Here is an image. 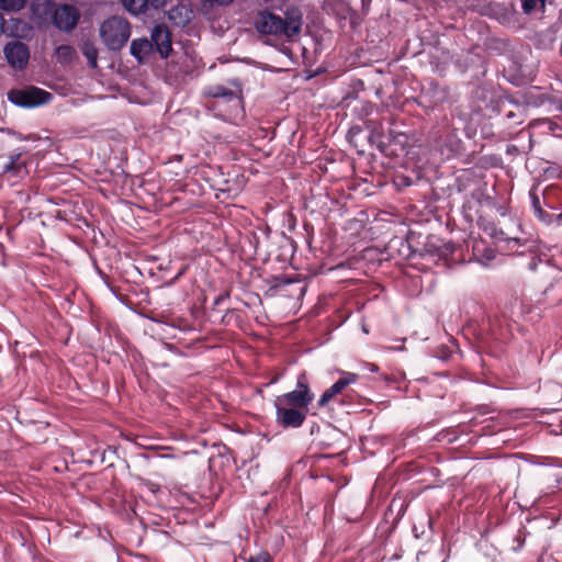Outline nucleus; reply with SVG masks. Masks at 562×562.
Wrapping results in <instances>:
<instances>
[{
    "mask_svg": "<svg viewBox=\"0 0 562 562\" xmlns=\"http://www.w3.org/2000/svg\"><path fill=\"white\" fill-rule=\"evenodd\" d=\"M276 407V420L279 425L284 428H299L303 425L307 412L288 407L279 404H274Z\"/></svg>",
    "mask_w": 562,
    "mask_h": 562,
    "instance_id": "0eeeda50",
    "label": "nucleus"
},
{
    "mask_svg": "<svg viewBox=\"0 0 562 562\" xmlns=\"http://www.w3.org/2000/svg\"><path fill=\"white\" fill-rule=\"evenodd\" d=\"M12 27H11V35L15 37H26L31 32V26L19 19H11L10 20Z\"/></svg>",
    "mask_w": 562,
    "mask_h": 562,
    "instance_id": "2eb2a0df",
    "label": "nucleus"
},
{
    "mask_svg": "<svg viewBox=\"0 0 562 562\" xmlns=\"http://www.w3.org/2000/svg\"><path fill=\"white\" fill-rule=\"evenodd\" d=\"M529 196H530V200H531V207H532L533 212H536L537 210L541 209L539 196L535 192H532V191H530Z\"/></svg>",
    "mask_w": 562,
    "mask_h": 562,
    "instance_id": "b1692460",
    "label": "nucleus"
},
{
    "mask_svg": "<svg viewBox=\"0 0 562 562\" xmlns=\"http://www.w3.org/2000/svg\"><path fill=\"white\" fill-rule=\"evenodd\" d=\"M4 57L8 64L15 70H22L27 66L30 52L21 42H10L4 46Z\"/></svg>",
    "mask_w": 562,
    "mask_h": 562,
    "instance_id": "423d86ee",
    "label": "nucleus"
},
{
    "mask_svg": "<svg viewBox=\"0 0 562 562\" xmlns=\"http://www.w3.org/2000/svg\"><path fill=\"white\" fill-rule=\"evenodd\" d=\"M79 20V12L72 5L58 7L53 14V23L60 31L72 30Z\"/></svg>",
    "mask_w": 562,
    "mask_h": 562,
    "instance_id": "1a4fd4ad",
    "label": "nucleus"
},
{
    "mask_svg": "<svg viewBox=\"0 0 562 562\" xmlns=\"http://www.w3.org/2000/svg\"><path fill=\"white\" fill-rule=\"evenodd\" d=\"M26 172L25 161L22 160L19 154L10 156L9 160L2 166V173L14 178H22Z\"/></svg>",
    "mask_w": 562,
    "mask_h": 562,
    "instance_id": "9b49d317",
    "label": "nucleus"
},
{
    "mask_svg": "<svg viewBox=\"0 0 562 562\" xmlns=\"http://www.w3.org/2000/svg\"><path fill=\"white\" fill-rule=\"evenodd\" d=\"M40 4H41V3H40V0H37L36 2H34V3H33V5H32L33 10H34V11H35V10H37V8L40 7Z\"/></svg>",
    "mask_w": 562,
    "mask_h": 562,
    "instance_id": "cd10ccee",
    "label": "nucleus"
},
{
    "mask_svg": "<svg viewBox=\"0 0 562 562\" xmlns=\"http://www.w3.org/2000/svg\"><path fill=\"white\" fill-rule=\"evenodd\" d=\"M247 562H272V560L267 552H261L255 557H250Z\"/></svg>",
    "mask_w": 562,
    "mask_h": 562,
    "instance_id": "412c9836",
    "label": "nucleus"
},
{
    "mask_svg": "<svg viewBox=\"0 0 562 562\" xmlns=\"http://www.w3.org/2000/svg\"><path fill=\"white\" fill-rule=\"evenodd\" d=\"M494 257H495L494 251H493L492 249H488V250L486 251V258H487L488 260H492V259H494Z\"/></svg>",
    "mask_w": 562,
    "mask_h": 562,
    "instance_id": "bb28decb",
    "label": "nucleus"
},
{
    "mask_svg": "<svg viewBox=\"0 0 562 562\" xmlns=\"http://www.w3.org/2000/svg\"><path fill=\"white\" fill-rule=\"evenodd\" d=\"M256 29L261 34L274 36L293 37L297 35L302 27V14L297 9H289L284 18L278 14L263 11L256 20Z\"/></svg>",
    "mask_w": 562,
    "mask_h": 562,
    "instance_id": "f257e3e1",
    "label": "nucleus"
},
{
    "mask_svg": "<svg viewBox=\"0 0 562 562\" xmlns=\"http://www.w3.org/2000/svg\"><path fill=\"white\" fill-rule=\"evenodd\" d=\"M56 52H57L58 58L67 59V58H70L72 55V48L67 45L59 46Z\"/></svg>",
    "mask_w": 562,
    "mask_h": 562,
    "instance_id": "aec40b11",
    "label": "nucleus"
},
{
    "mask_svg": "<svg viewBox=\"0 0 562 562\" xmlns=\"http://www.w3.org/2000/svg\"><path fill=\"white\" fill-rule=\"evenodd\" d=\"M192 15L191 9L186 4H177L168 11V19L177 26H184L190 22Z\"/></svg>",
    "mask_w": 562,
    "mask_h": 562,
    "instance_id": "f8f14e48",
    "label": "nucleus"
},
{
    "mask_svg": "<svg viewBox=\"0 0 562 562\" xmlns=\"http://www.w3.org/2000/svg\"><path fill=\"white\" fill-rule=\"evenodd\" d=\"M535 214H536V216H537L540 221H542V222H544V223H547V224H549V223L551 222L552 215H551V214H549V213H547V212H544V211L542 210V207H541V209H539V210H537V211L535 212Z\"/></svg>",
    "mask_w": 562,
    "mask_h": 562,
    "instance_id": "4be33fe9",
    "label": "nucleus"
},
{
    "mask_svg": "<svg viewBox=\"0 0 562 562\" xmlns=\"http://www.w3.org/2000/svg\"><path fill=\"white\" fill-rule=\"evenodd\" d=\"M153 50V43L147 38L133 40L130 47L131 55L139 64H143Z\"/></svg>",
    "mask_w": 562,
    "mask_h": 562,
    "instance_id": "9d476101",
    "label": "nucleus"
},
{
    "mask_svg": "<svg viewBox=\"0 0 562 562\" xmlns=\"http://www.w3.org/2000/svg\"><path fill=\"white\" fill-rule=\"evenodd\" d=\"M169 0H147L149 9L158 10L160 8H164Z\"/></svg>",
    "mask_w": 562,
    "mask_h": 562,
    "instance_id": "5701e85b",
    "label": "nucleus"
},
{
    "mask_svg": "<svg viewBox=\"0 0 562 562\" xmlns=\"http://www.w3.org/2000/svg\"><path fill=\"white\" fill-rule=\"evenodd\" d=\"M83 55L88 59V63L90 67L95 68L97 67V60H98V50L97 48L91 44H85L83 46Z\"/></svg>",
    "mask_w": 562,
    "mask_h": 562,
    "instance_id": "a211bd4d",
    "label": "nucleus"
},
{
    "mask_svg": "<svg viewBox=\"0 0 562 562\" xmlns=\"http://www.w3.org/2000/svg\"><path fill=\"white\" fill-rule=\"evenodd\" d=\"M335 397V394L331 393L330 387H328L319 397L318 400V406L324 407L326 406L333 398Z\"/></svg>",
    "mask_w": 562,
    "mask_h": 562,
    "instance_id": "6ab92c4d",
    "label": "nucleus"
},
{
    "mask_svg": "<svg viewBox=\"0 0 562 562\" xmlns=\"http://www.w3.org/2000/svg\"><path fill=\"white\" fill-rule=\"evenodd\" d=\"M547 0H522L521 8L526 14L533 13L536 11H542L544 9Z\"/></svg>",
    "mask_w": 562,
    "mask_h": 562,
    "instance_id": "dca6fc26",
    "label": "nucleus"
},
{
    "mask_svg": "<svg viewBox=\"0 0 562 562\" xmlns=\"http://www.w3.org/2000/svg\"><path fill=\"white\" fill-rule=\"evenodd\" d=\"M53 95L41 88L31 86L23 89H13L8 93V99L21 108H35L48 103Z\"/></svg>",
    "mask_w": 562,
    "mask_h": 562,
    "instance_id": "39448f33",
    "label": "nucleus"
},
{
    "mask_svg": "<svg viewBox=\"0 0 562 562\" xmlns=\"http://www.w3.org/2000/svg\"><path fill=\"white\" fill-rule=\"evenodd\" d=\"M150 42L153 43V49H156L161 58H167L172 50L171 34L164 24L154 26L150 34Z\"/></svg>",
    "mask_w": 562,
    "mask_h": 562,
    "instance_id": "6e6552de",
    "label": "nucleus"
},
{
    "mask_svg": "<svg viewBox=\"0 0 562 562\" xmlns=\"http://www.w3.org/2000/svg\"><path fill=\"white\" fill-rule=\"evenodd\" d=\"M27 0H0V9L4 11H19L25 7Z\"/></svg>",
    "mask_w": 562,
    "mask_h": 562,
    "instance_id": "f3484780",
    "label": "nucleus"
},
{
    "mask_svg": "<svg viewBox=\"0 0 562 562\" xmlns=\"http://www.w3.org/2000/svg\"><path fill=\"white\" fill-rule=\"evenodd\" d=\"M313 400L314 394L308 386L306 373L303 372L297 376L296 389L277 396L274 404L295 407L307 412Z\"/></svg>",
    "mask_w": 562,
    "mask_h": 562,
    "instance_id": "20e7f679",
    "label": "nucleus"
},
{
    "mask_svg": "<svg viewBox=\"0 0 562 562\" xmlns=\"http://www.w3.org/2000/svg\"><path fill=\"white\" fill-rule=\"evenodd\" d=\"M4 18L3 15L0 13V35L4 32Z\"/></svg>",
    "mask_w": 562,
    "mask_h": 562,
    "instance_id": "a878e982",
    "label": "nucleus"
},
{
    "mask_svg": "<svg viewBox=\"0 0 562 562\" xmlns=\"http://www.w3.org/2000/svg\"><path fill=\"white\" fill-rule=\"evenodd\" d=\"M358 379L359 375L357 373L342 371L340 379L330 386V391L336 396L340 394L348 385L356 383Z\"/></svg>",
    "mask_w": 562,
    "mask_h": 562,
    "instance_id": "ddd939ff",
    "label": "nucleus"
},
{
    "mask_svg": "<svg viewBox=\"0 0 562 562\" xmlns=\"http://www.w3.org/2000/svg\"><path fill=\"white\" fill-rule=\"evenodd\" d=\"M366 367L370 372H376L379 370L378 366L374 363H367Z\"/></svg>",
    "mask_w": 562,
    "mask_h": 562,
    "instance_id": "393cba45",
    "label": "nucleus"
},
{
    "mask_svg": "<svg viewBox=\"0 0 562 562\" xmlns=\"http://www.w3.org/2000/svg\"><path fill=\"white\" fill-rule=\"evenodd\" d=\"M561 177H562V171H561Z\"/></svg>",
    "mask_w": 562,
    "mask_h": 562,
    "instance_id": "c756f323",
    "label": "nucleus"
},
{
    "mask_svg": "<svg viewBox=\"0 0 562 562\" xmlns=\"http://www.w3.org/2000/svg\"><path fill=\"white\" fill-rule=\"evenodd\" d=\"M221 4H228L231 3L233 0H217Z\"/></svg>",
    "mask_w": 562,
    "mask_h": 562,
    "instance_id": "c85d7f7f",
    "label": "nucleus"
},
{
    "mask_svg": "<svg viewBox=\"0 0 562 562\" xmlns=\"http://www.w3.org/2000/svg\"><path fill=\"white\" fill-rule=\"evenodd\" d=\"M204 94L211 99L207 106L216 116L225 121L243 116V101L236 91L217 85L205 89Z\"/></svg>",
    "mask_w": 562,
    "mask_h": 562,
    "instance_id": "f03ea898",
    "label": "nucleus"
},
{
    "mask_svg": "<svg viewBox=\"0 0 562 562\" xmlns=\"http://www.w3.org/2000/svg\"><path fill=\"white\" fill-rule=\"evenodd\" d=\"M123 7L132 14L138 15L149 10L147 0H122Z\"/></svg>",
    "mask_w": 562,
    "mask_h": 562,
    "instance_id": "4468645a",
    "label": "nucleus"
},
{
    "mask_svg": "<svg viewBox=\"0 0 562 562\" xmlns=\"http://www.w3.org/2000/svg\"><path fill=\"white\" fill-rule=\"evenodd\" d=\"M99 33L109 49L120 50L131 37V24L125 18L113 15L102 22Z\"/></svg>",
    "mask_w": 562,
    "mask_h": 562,
    "instance_id": "7ed1b4c3",
    "label": "nucleus"
}]
</instances>
